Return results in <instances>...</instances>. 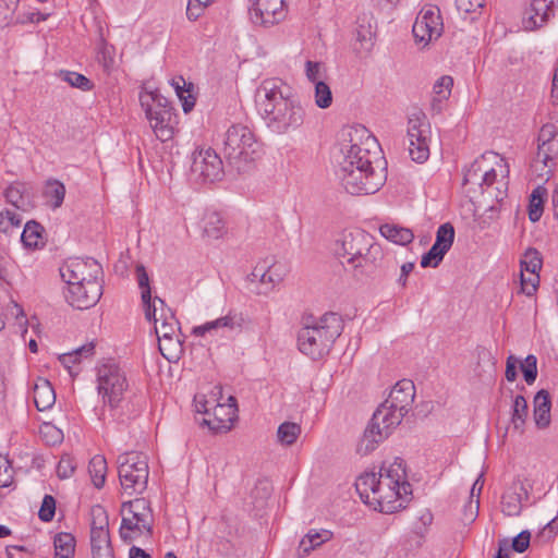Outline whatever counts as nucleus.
<instances>
[{
    "instance_id": "f257e3e1",
    "label": "nucleus",
    "mask_w": 558,
    "mask_h": 558,
    "mask_svg": "<svg viewBox=\"0 0 558 558\" xmlns=\"http://www.w3.org/2000/svg\"><path fill=\"white\" fill-rule=\"evenodd\" d=\"M256 106L268 130L287 134L304 122L305 110L280 78L264 80L256 92Z\"/></svg>"
},
{
    "instance_id": "f03ea898",
    "label": "nucleus",
    "mask_w": 558,
    "mask_h": 558,
    "mask_svg": "<svg viewBox=\"0 0 558 558\" xmlns=\"http://www.w3.org/2000/svg\"><path fill=\"white\" fill-rule=\"evenodd\" d=\"M342 331L343 320L338 313L328 312L318 318L311 315L298 332L299 350L312 360H319L330 352Z\"/></svg>"
},
{
    "instance_id": "7ed1b4c3",
    "label": "nucleus",
    "mask_w": 558,
    "mask_h": 558,
    "mask_svg": "<svg viewBox=\"0 0 558 558\" xmlns=\"http://www.w3.org/2000/svg\"><path fill=\"white\" fill-rule=\"evenodd\" d=\"M262 144L246 125L232 124L226 132L223 156L227 166L238 174L250 172L259 158Z\"/></svg>"
},
{
    "instance_id": "20e7f679",
    "label": "nucleus",
    "mask_w": 558,
    "mask_h": 558,
    "mask_svg": "<svg viewBox=\"0 0 558 558\" xmlns=\"http://www.w3.org/2000/svg\"><path fill=\"white\" fill-rule=\"evenodd\" d=\"M338 175L345 191L352 195L376 193L386 181L384 169L373 167L372 157L361 160H342Z\"/></svg>"
},
{
    "instance_id": "39448f33",
    "label": "nucleus",
    "mask_w": 558,
    "mask_h": 558,
    "mask_svg": "<svg viewBox=\"0 0 558 558\" xmlns=\"http://www.w3.org/2000/svg\"><path fill=\"white\" fill-rule=\"evenodd\" d=\"M140 102L156 137L161 142L171 140L174 134L177 114L169 100L155 90L141 93Z\"/></svg>"
},
{
    "instance_id": "423d86ee",
    "label": "nucleus",
    "mask_w": 558,
    "mask_h": 558,
    "mask_svg": "<svg viewBox=\"0 0 558 558\" xmlns=\"http://www.w3.org/2000/svg\"><path fill=\"white\" fill-rule=\"evenodd\" d=\"M405 415L402 411L390 408V404L384 401L368 422L357 445V452L367 454L375 450L377 445L391 434V430L402 422Z\"/></svg>"
},
{
    "instance_id": "0eeeda50",
    "label": "nucleus",
    "mask_w": 558,
    "mask_h": 558,
    "mask_svg": "<svg viewBox=\"0 0 558 558\" xmlns=\"http://www.w3.org/2000/svg\"><path fill=\"white\" fill-rule=\"evenodd\" d=\"M405 415L402 411L390 408V404L384 401L368 422L357 445V452L367 454L375 450L377 445L391 434V430L402 422Z\"/></svg>"
},
{
    "instance_id": "6e6552de",
    "label": "nucleus",
    "mask_w": 558,
    "mask_h": 558,
    "mask_svg": "<svg viewBox=\"0 0 558 558\" xmlns=\"http://www.w3.org/2000/svg\"><path fill=\"white\" fill-rule=\"evenodd\" d=\"M122 520L119 529L120 537L124 543H132L137 535L144 532L153 534L150 502L145 498L124 501L121 507Z\"/></svg>"
},
{
    "instance_id": "1a4fd4ad",
    "label": "nucleus",
    "mask_w": 558,
    "mask_h": 558,
    "mask_svg": "<svg viewBox=\"0 0 558 558\" xmlns=\"http://www.w3.org/2000/svg\"><path fill=\"white\" fill-rule=\"evenodd\" d=\"M129 389L125 372L113 360H108L97 367V391L104 405L116 410L124 392Z\"/></svg>"
},
{
    "instance_id": "9d476101",
    "label": "nucleus",
    "mask_w": 558,
    "mask_h": 558,
    "mask_svg": "<svg viewBox=\"0 0 558 558\" xmlns=\"http://www.w3.org/2000/svg\"><path fill=\"white\" fill-rule=\"evenodd\" d=\"M118 475L126 494H142L148 483L147 457L136 451L120 454L118 457Z\"/></svg>"
},
{
    "instance_id": "9b49d317",
    "label": "nucleus",
    "mask_w": 558,
    "mask_h": 558,
    "mask_svg": "<svg viewBox=\"0 0 558 558\" xmlns=\"http://www.w3.org/2000/svg\"><path fill=\"white\" fill-rule=\"evenodd\" d=\"M250 325L251 319L245 313L230 308L225 316L207 322L201 326H195L192 333L196 337H203L206 333H215L231 338L243 332Z\"/></svg>"
},
{
    "instance_id": "f8f14e48",
    "label": "nucleus",
    "mask_w": 558,
    "mask_h": 558,
    "mask_svg": "<svg viewBox=\"0 0 558 558\" xmlns=\"http://www.w3.org/2000/svg\"><path fill=\"white\" fill-rule=\"evenodd\" d=\"M225 174L220 156L211 148L195 151L192 157L191 178L197 183H214Z\"/></svg>"
},
{
    "instance_id": "ddd939ff",
    "label": "nucleus",
    "mask_w": 558,
    "mask_h": 558,
    "mask_svg": "<svg viewBox=\"0 0 558 558\" xmlns=\"http://www.w3.org/2000/svg\"><path fill=\"white\" fill-rule=\"evenodd\" d=\"M64 282H97L102 281V268L93 257H70L59 268Z\"/></svg>"
},
{
    "instance_id": "4468645a",
    "label": "nucleus",
    "mask_w": 558,
    "mask_h": 558,
    "mask_svg": "<svg viewBox=\"0 0 558 558\" xmlns=\"http://www.w3.org/2000/svg\"><path fill=\"white\" fill-rule=\"evenodd\" d=\"M444 24L440 16V10L437 7H425L418 13L412 33L417 44L427 46L433 39L440 37Z\"/></svg>"
},
{
    "instance_id": "2eb2a0df",
    "label": "nucleus",
    "mask_w": 558,
    "mask_h": 558,
    "mask_svg": "<svg viewBox=\"0 0 558 558\" xmlns=\"http://www.w3.org/2000/svg\"><path fill=\"white\" fill-rule=\"evenodd\" d=\"M64 296L69 305L77 310H87L98 303L102 295V281L65 282Z\"/></svg>"
},
{
    "instance_id": "dca6fc26",
    "label": "nucleus",
    "mask_w": 558,
    "mask_h": 558,
    "mask_svg": "<svg viewBox=\"0 0 558 558\" xmlns=\"http://www.w3.org/2000/svg\"><path fill=\"white\" fill-rule=\"evenodd\" d=\"M250 19L254 25L271 27L282 22L288 13L284 0H251Z\"/></svg>"
},
{
    "instance_id": "f3484780",
    "label": "nucleus",
    "mask_w": 558,
    "mask_h": 558,
    "mask_svg": "<svg viewBox=\"0 0 558 558\" xmlns=\"http://www.w3.org/2000/svg\"><path fill=\"white\" fill-rule=\"evenodd\" d=\"M371 241V235L362 230L343 233L336 242L335 253L342 258L341 264L349 267Z\"/></svg>"
},
{
    "instance_id": "a211bd4d",
    "label": "nucleus",
    "mask_w": 558,
    "mask_h": 558,
    "mask_svg": "<svg viewBox=\"0 0 558 558\" xmlns=\"http://www.w3.org/2000/svg\"><path fill=\"white\" fill-rule=\"evenodd\" d=\"M350 146L343 151V160H361L372 157L371 146L376 145V138L363 125L350 128L348 132Z\"/></svg>"
},
{
    "instance_id": "6ab92c4d",
    "label": "nucleus",
    "mask_w": 558,
    "mask_h": 558,
    "mask_svg": "<svg viewBox=\"0 0 558 558\" xmlns=\"http://www.w3.org/2000/svg\"><path fill=\"white\" fill-rule=\"evenodd\" d=\"M384 258L381 246L371 241L366 248L357 255L350 266L349 269L352 271L356 279L372 275L375 269L380 265Z\"/></svg>"
},
{
    "instance_id": "aec40b11",
    "label": "nucleus",
    "mask_w": 558,
    "mask_h": 558,
    "mask_svg": "<svg viewBox=\"0 0 558 558\" xmlns=\"http://www.w3.org/2000/svg\"><path fill=\"white\" fill-rule=\"evenodd\" d=\"M409 154L415 162L423 163L429 156V147L420 119H410L408 128Z\"/></svg>"
},
{
    "instance_id": "412c9836",
    "label": "nucleus",
    "mask_w": 558,
    "mask_h": 558,
    "mask_svg": "<svg viewBox=\"0 0 558 558\" xmlns=\"http://www.w3.org/2000/svg\"><path fill=\"white\" fill-rule=\"evenodd\" d=\"M414 398V383L410 379H401L391 389L389 397L385 400V402L389 403L390 408L408 414L412 408Z\"/></svg>"
},
{
    "instance_id": "4be33fe9",
    "label": "nucleus",
    "mask_w": 558,
    "mask_h": 558,
    "mask_svg": "<svg viewBox=\"0 0 558 558\" xmlns=\"http://www.w3.org/2000/svg\"><path fill=\"white\" fill-rule=\"evenodd\" d=\"M92 548L110 547L111 541L108 530V517L101 506L93 508V523L90 529Z\"/></svg>"
},
{
    "instance_id": "5701e85b",
    "label": "nucleus",
    "mask_w": 558,
    "mask_h": 558,
    "mask_svg": "<svg viewBox=\"0 0 558 558\" xmlns=\"http://www.w3.org/2000/svg\"><path fill=\"white\" fill-rule=\"evenodd\" d=\"M235 417V410L232 405L217 403L214 408L213 417H204L201 426H207L214 433H227L232 427V422Z\"/></svg>"
},
{
    "instance_id": "b1692460",
    "label": "nucleus",
    "mask_w": 558,
    "mask_h": 558,
    "mask_svg": "<svg viewBox=\"0 0 558 558\" xmlns=\"http://www.w3.org/2000/svg\"><path fill=\"white\" fill-rule=\"evenodd\" d=\"M556 1L557 0H533L523 19L525 28L535 29L543 26L553 14Z\"/></svg>"
},
{
    "instance_id": "393cba45",
    "label": "nucleus",
    "mask_w": 558,
    "mask_h": 558,
    "mask_svg": "<svg viewBox=\"0 0 558 558\" xmlns=\"http://www.w3.org/2000/svg\"><path fill=\"white\" fill-rule=\"evenodd\" d=\"M527 498L529 492L524 487L523 483L520 481L513 483L501 497L502 512L509 517L520 515L522 511V501Z\"/></svg>"
},
{
    "instance_id": "a878e982",
    "label": "nucleus",
    "mask_w": 558,
    "mask_h": 558,
    "mask_svg": "<svg viewBox=\"0 0 558 558\" xmlns=\"http://www.w3.org/2000/svg\"><path fill=\"white\" fill-rule=\"evenodd\" d=\"M550 410L551 398L549 392L545 389L538 390L533 399V417L537 428L545 429L550 425Z\"/></svg>"
},
{
    "instance_id": "bb28decb",
    "label": "nucleus",
    "mask_w": 558,
    "mask_h": 558,
    "mask_svg": "<svg viewBox=\"0 0 558 558\" xmlns=\"http://www.w3.org/2000/svg\"><path fill=\"white\" fill-rule=\"evenodd\" d=\"M555 135L556 126L550 123L544 124L538 133L537 159L545 166H547L548 161H550L556 154V147L553 143Z\"/></svg>"
},
{
    "instance_id": "cd10ccee",
    "label": "nucleus",
    "mask_w": 558,
    "mask_h": 558,
    "mask_svg": "<svg viewBox=\"0 0 558 558\" xmlns=\"http://www.w3.org/2000/svg\"><path fill=\"white\" fill-rule=\"evenodd\" d=\"M33 399L38 411H46L54 404L56 392L49 380L38 378L34 385Z\"/></svg>"
},
{
    "instance_id": "c85d7f7f",
    "label": "nucleus",
    "mask_w": 558,
    "mask_h": 558,
    "mask_svg": "<svg viewBox=\"0 0 558 558\" xmlns=\"http://www.w3.org/2000/svg\"><path fill=\"white\" fill-rule=\"evenodd\" d=\"M378 477L374 472L360 475L355 482V488L365 504L377 505Z\"/></svg>"
},
{
    "instance_id": "c756f323",
    "label": "nucleus",
    "mask_w": 558,
    "mask_h": 558,
    "mask_svg": "<svg viewBox=\"0 0 558 558\" xmlns=\"http://www.w3.org/2000/svg\"><path fill=\"white\" fill-rule=\"evenodd\" d=\"M332 538V532L329 530H310L301 539L298 548L300 557H305L317 547Z\"/></svg>"
},
{
    "instance_id": "7c9ffc66",
    "label": "nucleus",
    "mask_w": 558,
    "mask_h": 558,
    "mask_svg": "<svg viewBox=\"0 0 558 558\" xmlns=\"http://www.w3.org/2000/svg\"><path fill=\"white\" fill-rule=\"evenodd\" d=\"M379 232L385 239L399 245H408L414 239V234L411 229L392 223L381 225Z\"/></svg>"
},
{
    "instance_id": "2f4dec72",
    "label": "nucleus",
    "mask_w": 558,
    "mask_h": 558,
    "mask_svg": "<svg viewBox=\"0 0 558 558\" xmlns=\"http://www.w3.org/2000/svg\"><path fill=\"white\" fill-rule=\"evenodd\" d=\"M26 187L24 183L15 182L9 185L4 191V197L8 203L17 209L26 211L31 205L29 196L25 194Z\"/></svg>"
},
{
    "instance_id": "473e14b6",
    "label": "nucleus",
    "mask_w": 558,
    "mask_h": 558,
    "mask_svg": "<svg viewBox=\"0 0 558 558\" xmlns=\"http://www.w3.org/2000/svg\"><path fill=\"white\" fill-rule=\"evenodd\" d=\"M453 78L449 75L439 77L434 84L433 92L435 94L432 100L433 110L440 112L442 101L447 100L451 95Z\"/></svg>"
},
{
    "instance_id": "72a5a7b5",
    "label": "nucleus",
    "mask_w": 558,
    "mask_h": 558,
    "mask_svg": "<svg viewBox=\"0 0 558 558\" xmlns=\"http://www.w3.org/2000/svg\"><path fill=\"white\" fill-rule=\"evenodd\" d=\"M397 486V482H393L389 478H383L378 476L377 483V505L379 506V510L384 511V504H390L391 501L398 499L399 493Z\"/></svg>"
},
{
    "instance_id": "f704fd0d",
    "label": "nucleus",
    "mask_w": 558,
    "mask_h": 558,
    "mask_svg": "<svg viewBox=\"0 0 558 558\" xmlns=\"http://www.w3.org/2000/svg\"><path fill=\"white\" fill-rule=\"evenodd\" d=\"M43 195L51 208H59L64 201L65 186L62 182L50 179L45 185Z\"/></svg>"
},
{
    "instance_id": "c9c22d12",
    "label": "nucleus",
    "mask_w": 558,
    "mask_h": 558,
    "mask_svg": "<svg viewBox=\"0 0 558 558\" xmlns=\"http://www.w3.org/2000/svg\"><path fill=\"white\" fill-rule=\"evenodd\" d=\"M54 558H73L75 553V537L71 533L61 532L53 538Z\"/></svg>"
},
{
    "instance_id": "e433bc0d",
    "label": "nucleus",
    "mask_w": 558,
    "mask_h": 558,
    "mask_svg": "<svg viewBox=\"0 0 558 558\" xmlns=\"http://www.w3.org/2000/svg\"><path fill=\"white\" fill-rule=\"evenodd\" d=\"M171 85L173 86L177 96L182 101L183 111L185 113L190 112L195 106V98L191 94L193 84H187L182 76H179L172 80Z\"/></svg>"
},
{
    "instance_id": "4c0bfd02",
    "label": "nucleus",
    "mask_w": 558,
    "mask_h": 558,
    "mask_svg": "<svg viewBox=\"0 0 558 558\" xmlns=\"http://www.w3.org/2000/svg\"><path fill=\"white\" fill-rule=\"evenodd\" d=\"M529 414V407L522 395H517L512 403L511 423L513 428L519 433H523L525 421Z\"/></svg>"
},
{
    "instance_id": "58836bf2",
    "label": "nucleus",
    "mask_w": 558,
    "mask_h": 558,
    "mask_svg": "<svg viewBox=\"0 0 558 558\" xmlns=\"http://www.w3.org/2000/svg\"><path fill=\"white\" fill-rule=\"evenodd\" d=\"M44 231L45 229L39 222L35 220L27 221L21 234L23 245L28 248L38 247Z\"/></svg>"
},
{
    "instance_id": "ea45409f",
    "label": "nucleus",
    "mask_w": 558,
    "mask_h": 558,
    "mask_svg": "<svg viewBox=\"0 0 558 558\" xmlns=\"http://www.w3.org/2000/svg\"><path fill=\"white\" fill-rule=\"evenodd\" d=\"M88 472L94 486L98 489L101 488L105 485L107 474L106 458L100 454L93 457L88 464Z\"/></svg>"
},
{
    "instance_id": "a19ab883",
    "label": "nucleus",
    "mask_w": 558,
    "mask_h": 558,
    "mask_svg": "<svg viewBox=\"0 0 558 558\" xmlns=\"http://www.w3.org/2000/svg\"><path fill=\"white\" fill-rule=\"evenodd\" d=\"M546 190L542 186L534 189L530 195L529 202V218L532 222H537L544 211V201Z\"/></svg>"
},
{
    "instance_id": "79ce46f5",
    "label": "nucleus",
    "mask_w": 558,
    "mask_h": 558,
    "mask_svg": "<svg viewBox=\"0 0 558 558\" xmlns=\"http://www.w3.org/2000/svg\"><path fill=\"white\" fill-rule=\"evenodd\" d=\"M542 265L543 258L541 253L534 247H529L525 251L523 258L520 260L521 274L526 271L529 274L538 275L542 269Z\"/></svg>"
},
{
    "instance_id": "37998d69",
    "label": "nucleus",
    "mask_w": 558,
    "mask_h": 558,
    "mask_svg": "<svg viewBox=\"0 0 558 558\" xmlns=\"http://www.w3.org/2000/svg\"><path fill=\"white\" fill-rule=\"evenodd\" d=\"M379 476L397 482V486L407 477L404 461L396 458L388 466L384 463L379 470Z\"/></svg>"
},
{
    "instance_id": "c03bdc74",
    "label": "nucleus",
    "mask_w": 558,
    "mask_h": 558,
    "mask_svg": "<svg viewBox=\"0 0 558 558\" xmlns=\"http://www.w3.org/2000/svg\"><path fill=\"white\" fill-rule=\"evenodd\" d=\"M300 434L301 426L292 422H284L280 424L277 432L278 440L286 446L294 444Z\"/></svg>"
},
{
    "instance_id": "a18cd8bd",
    "label": "nucleus",
    "mask_w": 558,
    "mask_h": 558,
    "mask_svg": "<svg viewBox=\"0 0 558 558\" xmlns=\"http://www.w3.org/2000/svg\"><path fill=\"white\" fill-rule=\"evenodd\" d=\"M454 234V228L450 222L442 223L437 229L434 244L448 252L453 244Z\"/></svg>"
},
{
    "instance_id": "49530a36",
    "label": "nucleus",
    "mask_w": 558,
    "mask_h": 558,
    "mask_svg": "<svg viewBox=\"0 0 558 558\" xmlns=\"http://www.w3.org/2000/svg\"><path fill=\"white\" fill-rule=\"evenodd\" d=\"M60 77L72 87H76L83 92L90 90L94 87L93 82L88 77L77 72L60 71Z\"/></svg>"
},
{
    "instance_id": "de8ad7c7",
    "label": "nucleus",
    "mask_w": 558,
    "mask_h": 558,
    "mask_svg": "<svg viewBox=\"0 0 558 558\" xmlns=\"http://www.w3.org/2000/svg\"><path fill=\"white\" fill-rule=\"evenodd\" d=\"M225 230V222L218 213H210L205 217L204 232L214 239H219Z\"/></svg>"
},
{
    "instance_id": "09e8293b",
    "label": "nucleus",
    "mask_w": 558,
    "mask_h": 558,
    "mask_svg": "<svg viewBox=\"0 0 558 558\" xmlns=\"http://www.w3.org/2000/svg\"><path fill=\"white\" fill-rule=\"evenodd\" d=\"M22 216L14 210L5 209L0 211V232L10 234L14 228L22 223Z\"/></svg>"
},
{
    "instance_id": "8fccbe9b",
    "label": "nucleus",
    "mask_w": 558,
    "mask_h": 558,
    "mask_svg": "<svg viewBox=\"0 0 558 558\" xmlns=\"http://www.w3.org/2000/svg\"><path fill=\"white\" fill-rule=\"evenodd\" d=\"M315 85V104L318 108L326 109L332 104V93L329 85L325 82H317Z\"/></svg>"
},
{
    "instance_id": "3c124183",
    "label": "nucleus",
    "mask_w": 558,
    "mask_h": 558,
    "mask_svg": "<svg viewBox=\"0 0 558 558\" xmlns=\"http://www.w3.org/2000/svg\"><path fill=\"white\" fill-rule=\"evenodd\" d=\"M447 252L436 244H433L432 247L422 256L421 258V267H437L444 259Z\"/></svg>"
},
{
    "instance_id": "603ef678",
    "label": "nucleus",
    "mask_w": 558,
    "mask_h": 558,
    "mask_svg": "<svg viewBox=\"0 0 558 558\" xmlns=\"http://www.w3.org/2000/svg\"><path fill=\"white\" fill-rule=\"evenodd\" d=\"M520 368L523 378L527 385H532L537 377V359L533 354H529L523 362H520Z\"/></svg>"
},
{
    "instance_id": "864d4df0",
    "label": "nucleus",
    "mask_w": 558,
    "mask_h": 558,
    "mask_svg": "<svg viewBox=\"0 0 558 558\" xmlns=\"http://www.w3.org/2000/svg\"><path fill=\"white\" fill-rule=\"evenodd\" d=\"M135 270H136L138 287L142 290V293H141L142 302L148 303L151 300V289L149 286L148 274H147L144 265H142V264H138L136 266Z\"/></svg>"
},
{
    "instance_id": "5fc2aeb1",
    "label": "nucleus",
    "mask_w": 558,
    "mask_h": 558,
    "mask_svg": "<svg viewBox=\"0 0 558 558\" xmlns=\"http://www.w3.org/2000/svg\"><path fill=\"white\" fill-rule=\"evenodd\" d=\"M56 514V499L51 495H45L41 501L38 517L43 522L52 521Z\"/></svg>"
},
{
    "instance_id": "6e6d98bb",
    "label": "nucleus",
    "mask_w": 558,
    "mask_h": 558,
    "mask_svg": "<svg viewBox=\"0 0 558 558\" xmlns=\"http://www.w3.org/2000/svg\"><path fill=\"white\" fill-rule=\"evenodd\" d=\"M177 330V322H173V317H171V322L163 319L160 325L158 323L155 324V331L158 337L159 342L161 340L171 341Z\"/></svg>"
},
{
    "instance_id": "4d7b16f0",
    "label": "nucleus",
    "mask_w": 558,
    "mask_h": 558,
    "mask_svg": "<svg viewBox=\"0 0 558 558\" xmlns=\"http://www.w3.org/2000/svg\"><path fill=\"white\" fill-rule=\"evenodd\" d=\"M76 463L74 459L69 456H62L58 465H57V474L60 478H69L75 471Z\"/></svg>"
},
{
    "instance_id": "13d9d810",
    "label": "nucleus",
    "mask_w": 558,
    "mask_h": 558,
    "mask_svg": "<svg viewBox=\"0 0 558 558\" xmlns=\"http://www.w3.org/2000/svg\"><path fill=\"white\" fill-rule=\"evenodd\" d=\"M211 3V0H189L186 16L190 21H196L204 12V9Z\"/></svg>"
},
{
    "instance_id": "bf43d9fd",
    "label": "nucleus",
    "mask_w": 558,
    "mask_h": 558,
    "mask_svg": "<svg viewBox=\"0 0 558 558\" xmlns=\"http://www.w3.org/2000/svg\"><path fill=\"white\" fill-rule=\"evenodd\" d=\"M539 284V275L529 274L526 277L521 274V292L527 296L534 295Z\"/></svg>"
},
{
    "instance_id": "052dcab7",
    "label": "nucleus",
    "mask_w": 558,
    "mask_h": 558,
    "mask_svg": "<svg viewBox=\"0 0 558 558\" xmlns=\"http://www.w3.org/2000/svg\"><path fill=\"white\" fill-rule=\"evenodd\" d=\"M305 75L307 80L313 83L317 84V82H324V72L322 70V64L319 62L315 61H306L305 63Z\"/></svg>"
},
{
    "instance_id": "680f3d73",
    "label": "nucleus",
    "mask_w": 558,
    "mask_h": 558,
    "mask_svg": "<svg viewBox=\"0 0 558 558\" xmlns=\"http://www.w3.org/2000/svg\"><path fill=\"white\" fill-rule=\"evenodd\" d=\"M457 10L464 14H474L483 9L484 0H456Z\"/></svg>"
},
{
    "instance_id": "e2e57ef3",
    "label": "nucleus",
    "mask_w": 558,
    "mask_h": 558,
    "mask_svg": "<svg viewBox=\"0 0 558 558\" xmlns=\"http://www.w3.org/2000/svg\"><path fill=\"white\" fill-rule=\"evenodd\" d=\"M530 542L531 533L527 530H524L512 539L511 548L514 551L522 554L529 548Z\"/></svg>"
},
{
    "instance_id": "0e129e2a",
    "label": "nucleus",
    "mask_w": 558,
    "mask_h": 558,
    "mask_svg": "<svg viewBox=\"0 0 558 558\" xmlns=\"http://www.w3.org/2000/svg\"><path fill=\"white\" fill-rule=\"evenodd\" d=\"M49 13H43L40 11L28 12L22 15H19L16 19L17 24H26V23H35L38 24L40 22L46 21L49 17Z\"/></svg>"
},
{
    "instance_id": "69168bd1",
    "label": "nucleus",
    "mask_w": 558,
    "mask_h": 558,
    "mask_svg": "<svg viewBox=\"0 0 558 558\" xmlns=\"http://www.w3.org/2000/svg\"><path fill=\"white\" fill-rule=\"evenodd\" d=\"M481 166L477 160L473 161L471 166L465 170L463 175V185L474 183L480 177Z\"/></svg>"
},
{
    "instance_id": "338daca9",
    "label": "nucleus",
    "mask_w": 558,
    "mask_h": 558,
    "mask_svg": "<svg viewBox=\"0 0 558 558\" xmlns=\"http://www.w3.org/2000/svg\"><path fill=\"white\" fill-rule=\"evenodd\" d=\"M98 60L102 62L105 69H110L113 65V58L110 54V50L107 46V43L104 38H101V47L98 51Z\"/></svg>"
},
{
    "instance_id": "774afa93",
    "label": "nucleus",
    "mask_w": 558,
    "mask_h": 558,
    "mask_svg": "<svg viewBox=\"0 0 558 558\" xmlns=\"http://www.w3.org/2000/svg\"><path fill=\"white\" fill-rule=\"evenodd\" d=\"M74 357H76L77 362H80L81 359H88L92 357L95 354V343L89 342L86 343L74 351L71 352Z\"/></svg>"
}]
</instances>
